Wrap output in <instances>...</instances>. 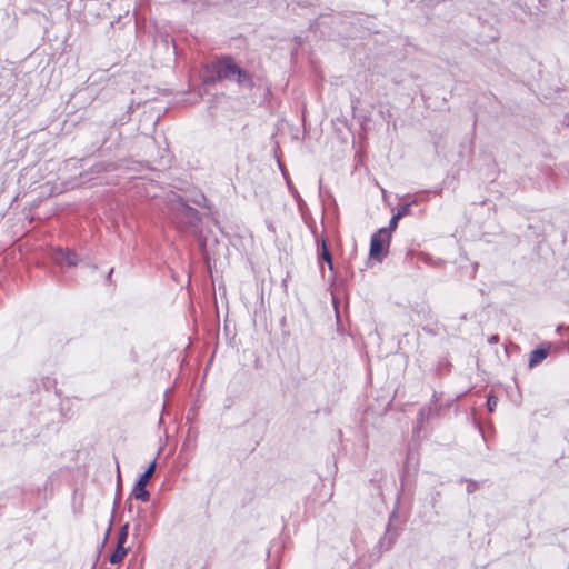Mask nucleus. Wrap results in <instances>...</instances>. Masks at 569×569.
Returning a JSON list of instances; mask_svg holds the SVG:
<instances>
[{
	"label": "nucleus",
	"mask_w": 569,
	"mask_h": 569,
	"mask_svg": "<svg viewBox=\"0 0 569 569\" xmlns=\"http://www.w3.org/2000/svg\"><path fill=\"white\" fill-rule=\"evenodd\" d=\"M227 79L234 81L243 87L251 86L249 74L242 70L231 58H224L211 66V74L204 76V83H213L216 81Z\"/></svg>",
	"instance_id": "1"
},
{
	"label": "nucleus",
	"mask_w": 569,
	"mask_h": 569,
	"mask_svg": "<svg viewBox=\"0 0 569 569\" xmlns=\"http://www.w3.org/2000/svg\"><path fill=\"white\" fill-rule=\"evenodd\" d=\"M156 461H152L148 469L139 477L134 488L132 490V496L141 501H148L150 498V493L146 490V486L148 485L150 478L153 476L156 470Z\"/></svg>",
	"instance_id": "2"
},
{
	"label": "nucleus",
	"mask_w": 569,
	"mask_h": 569,
	"mask_svg": "<svg viewBox=\"0 0 569 569\" xmlns=\"http://www.w3.org/2000/svg\"><path fill=\"white\" fill-rule=\"evenodd\" d=\"M390 231L386 228L379 229L371 236L370 241V256L372 258H379V256L383 252L386 246L390 242Z\"/></svg>",
	"instance_id": "3"
},
{
	"label": "nucleus",
	"mask_w": 569,
	"mask_h": 569,
	"mask_svg": "<svg viewBox=\"0 0 569 569\" xmlns=\"http://www.w3.org/2000/svg\"><path fill=\"white\" fill-rule=\"evenodd\" d=\"M53 260L60 266L74 267L79 259L77 254L68 249H57L53 253Z\"/></svg>",
	"instance_id": "4"
},
{
	"label": "nucleus",
	"mask_w": 569,
	"mask_h": 569,
	"mask_svg": "<svg viewBox=\"0 0 569 569\" xmlns=\"http://www.w3.org/2000/svg\"><path fill=\"white\" fill-rule=\"evenodd\" d=\"M548 357V351L543 348H538L531 351L529 358V367L533 368L542 362Z\"/></svg>",
	"instance_id": "5"
},
{
	"label": "nucleus",
	"mask_w": 569,
	"mask_h": 569,
	"mask_svg": "<svg viewBox=\"0 0 569 569\" xmlns=\"http://www.w3.org/2000/svg\"><path fill=\"white\" fill-rule=\"evenodd\" d=\"M127 553L128 549L124 546H117L116 550L112 552L109 560L113 565L120 563Z\"/></svg>",
	"instance_id": "6"
},
{
	"label": "nucleus",
	"mask_w": 569,
	"mask_h": 569,
	"mask_svg": "<svg viewBox=\"0 0 569 569\" xmlns=\"http://www.w3.org/2000/svg\"><path fill=\"white\" fill-rule=\"evenodd\" d=\"M321 258L328 263L329 268L332 269V258L325 242H322Z\"/></svg>",
	"instance_id": "7"
},
{
	"label": "nucleus",
	"mask_w": 569,
	"mask_h": 569,
	"mask_svg": "<svg viewBox=\"0 0 569 569\" xmlns=\"http://www.w3.org/2000/svg\"><path fill=\"white\" fill-rule=\"evenodd\" d=\"M400 219V214H395L389 222V227L387 228L390 233L397 228L398 221Z\"/></svg>",
	"instance_id": "8"
},
{
	"label": "nucleus",
	"mask_w": 569,
	"mask_h": 569,
	"mask_svg": "<svg viewBox=\"0 0 569 569\" xmlns=\"http://www.w3.org/2000/svg\"><path fill=\"white\" fill-rule=\"evenodd\" d=\"M497 402H498V400L496 397H493V396L488 397L487 406H488L489 411L493 410V408L497 406Z\"/></svg>",
	"instance_id": "9"
},
{
	"label": "nucleus",
	"mask_w": 569,
	"mask_h": 569,
	"mask_svg": "<svg viewBox=\"0 0 569 569\" xmlns=\"http://www.w3.org/2000/svg\"><path fill=\"white\" fill-rule=\"evenodd\" d=\"M409 212H410V204L407 203L403 207H401L396 214H400V219H401L403 216H407Z\"/></svg>",
	"instance_id": "10"
},
{
	"label": "nucleus",
	"mask_w": 569,
	"mask_h": 569,
	"mask_svg": "<svg viewBox=\"0 0 569 569\" xmlns=\"http://www.w3.org/2000/svg\"><path fill=\"white\" fill-rule=\"evenodd\" d=\"M128 530H129V525H128V523H126V525H123V526L121 527L119 535L124 536V537H127V538H128Z\"/></svg>",
	"instance_id": "11"
},
{
	"label": "nucleus",
	"mask_w": 569,
	"mask_h": 569,
	"mask_svg": "<svg viewBox=\"0 0 569 569\" xmlns=\"http://www.w3.org/2000/svg\"><path fill=\"white\" fill-rule=\"evenodd\" d=\"M126 541H127V537L119 535L117 546H124Z\"/></svg>",
	"instance_id": "12"
}]
</instances>
